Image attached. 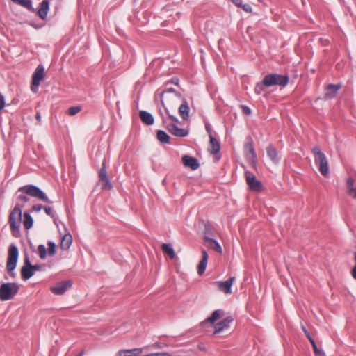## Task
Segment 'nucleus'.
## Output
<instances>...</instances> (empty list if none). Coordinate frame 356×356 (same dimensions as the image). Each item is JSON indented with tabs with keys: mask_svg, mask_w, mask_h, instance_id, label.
Segmentation results:
<instances>
[{
	"mask_svg": "<svg viewBox=\"0 0 356 356\" xmlns=\"http://www.w3.org/2000/svg\"><path fill=\"white\" fill-rule=\"evenodd\" d=\"M243 9L248 12V13H251L252 10V8L251 7V6L250 4H248V3H245V4H242V6Z\"/></svg>",
	"mask_w": 356,
	"mask_h": 356,
	"instance_id": "obj_45",
	"label": "nucleus"
},
{
	"mask_svg": "<svg viewBox=\"0 0 356 356\" xmlns=\"http://www.w3.org/2000/svg\"><path fill=\"white\" fill-rule=\"evenodd\" d=\"M32 268H33V272L35 273V271L42 270L44 268V266L40 265V264H35V265L32 264Z\"/></svg>",
	"mask_w": 356,
	"mask_h": 356,
	"instance_id": "obj_46",
	"label": "nucleus"
},
{
	"mask_svg": "<svg viewBox=\"0 0 356 356\" xmlns=\"http://www.w3.org/2000/svg\"><path fill=\"white\" fill-rule=\"evenodd\" d=\"M139 117L141 121L146 125H152L154 124V119L153 115L145 111H139Z\"/></svg>",
	"mask_w": 356,
	"mask_h": 356,
	"instance_id": "obj_22",
	"label": "nucleus"
},
{
	"mask_svg": "<svg viewBox=\"0 0 356 356\" xmlns=\"http://www.w3.org/2000/svg\"><path fill=\"white\" fill-rule=\"evenodd\" d=\"M163 107H164L165 113L168 115V118L172 120L171 123H175V124H177V123H179V121L178 118L176 116L170 113L169 109H168V108H170V107L168 106H165Z\"/></svg>",
	"mask_w": 356,
	"mask_h": 356,
	"instance_id": "obj_36",
	"label": "nucleus"
},
{
	"mask_svg": "<svg viewBox=\"0 0 356 356\" xmlns=\"http://www.w3.org/2000/svg\"><path fill=\"white\" fill-rule=\"evenodd\" d=\"M163 126L173 136L183 138L188 135V130L179 128L175 123H168L166 118H163Z\"/></svg>",
	"mask_w": 356,
	"mask_h": 356,
	"instance_id": "obj_9",
	"label": "nucleus"
},
{
	"mask_svg": "<svg viewBox=\"0 0 356 356\" xmlns=\"http://www.w3.org/2000/svg\"><path fill=\"white\" fill-rule=\"evenodd\" d=\"M347 193L349 195L356 199V188H354L355 180L352 177H348L346 179Z\"/></svg>",
	"mask_w": 356,
	"mask_h": 356,
	"instance_id": "obj_29",
	"label": "nucleus"
},
{
	"mask_svg": "<svg viewBox=\"0 0 356 356\" xmlns=\"http://www.w3.org/2000/svg\"><path fill=\"white\" fill-rule=\"evenodd\" d=\"M168 82H169V84L170 83H173L175 85H178L179 83V79L177 78V77H173L170 79V81H168Z\"/></svg>",
	"mask_w": 356,
	"mask_h": 356,
	"instance_id": "obj_50",
	"label": "nucleus"
},
{
	"mask_svg": "<svg viewBox=\"0 0 356 356\" xmlns=\"http://www.w3.org/2000/svg\"><path fill=\"white\" fill-rule=\"evenodd\" d=\"M169 82H165L164 90L161 95V101L163 106H168L175 110L181 94L175 91L172 88L169 87Z\"/></svg>",
	"mask_w": 356,
	"mask_h": 356,
	"instance_id": "obj_3",
	"label": "nucleus"
},
{
	"mask_svg": "<svg viewBox=\"0 0 356 356\" xmlns=\"http://www.w3.org/2000/svg\"><path fill=\"white\" fill-rule=\"evenodd\" d=\"M248 162L250 163V165L254 168V169H257V156H252V157H249L247 159Z\"/></svg>",
	"mask_w": 356,
	"mask_h": 356,
	"instance_id": "obj_41",
	"label": "nucleus"
},
{
	"mask_svg": "<svg viewBox=\"0 0 356 356\" xmlns=\"http://www.w3.org/2000/svg\"><path fill=\"white\" fill-rule=\"evenodd\" d=\"M205 129H206L207 132L208 133L209 136H213V134H212V129H211V126H210V124L209 123H207L205 124Z\"/></svg>",
	"mask_w": 356,
	"mask_h": 356,
	"instance_id": "obj_49",
	"label": "nucleus"
},
{
	"mask_svg": "<svg viewBox=\"0 0 356 356\" xmlns=\"http://www.w3.org/2000/svg\"><path fill=\"white\" fill-rule=\"evenodd\" d=\"M19 192H22V193L19 194L17 196V203L20 204L24 205V203L29 202V198L26 195L35 197L44 202L52 203V202L49 200L45 193L39 187L35 185L29 184L22 186L17 190L16 193L17 194Z\"/></svg>",
	"mask_w": 356,
	"mask_h": 356,
	"instance_id": "obj_1",
	"label": "nucleus"
},
{
	"mask_svg": "<svg viewBox=\"0 0 356 356\" xmlns=\"http://www.w3.org/2000/svg\"><path fill=\"white\" fill-rule=\"evenodd\" d=\"M161 250L164 254L168 255V257L173 259L175 257V251L170 244L168 243H163L161 245Z\"/></svg>",
	"mask_w": 356,
	"mask_h": 356,
	"instance_id": "obj_31",
	"label": "nucleus"
},
{
	"mask_svg": "<svg viewBox=\"0 0 356 356\" xmlns=\"http://www.w3.org/2000/svg\"><path fill=\"white\" fill-rule=\"evenodd\" d=\"M33 224V218L29 213L25 212L24 213V220H23L24 227L26 229H29L30 228L32 227Z\"/></svg>",
	"mask_w": 356,
	"mask_h": 356,
	"instance_id": "obj_33",
	"label": "nucleus"
},
{
	"mask_svg": "<svg viewBox=\"0 0 356 356\" xmlns=\"http://www.w3.org/2000/svg\"><path fill=\"white\" fill-rule=\"evenodd\" d=\"M42 209H44V207L40 204L33 206V210L37 212L41 211Z\"/></svg>",
	"mask_w": 356,
	"mask_h": 356,
	"instance_id": "obj_48",
	"label": "nucleus"
},
{
	"mask_svg": "<svg viewBox=\"0 0 356 356\" xmlns=\"http://www.w3.org/2000/svg\"><path fill=\"white\" fill-rule=\"evenodd\" d=\"M38 251L40 255V257L43 259H45L47 256V250L45 246L44 245H39L38 247Z\"/></svg>",
	"mask_w": 356,
	"mask_h": 356,
	"instance_id": "obj_38",
	"label": "nucleus"
},
{
	"mask_svg": "<svg viewBox=\"0 0 356 356\" xmlns=\"http://www.w3.org/2000/svg\"><path fill=\"white\" fill-rule=\"evenodd\" d=\"M34 275V272L32 268V264L30 261L28 254L24 257V264L21 269L22 279L27 280L30 279Z\"/></svg>",
	"mask_w": 356,
	"mask_h": 356,
	"instance_id": "obj_13",
	"label": "nucleus"
},
{
	"mask_svg": "<svg viewBox=\"0 0 356 356\" xmlns=\"http://www.w3.org/2000/svg\"><path fill=\"white\" fill-rule=\"evenodd\" d=\"M312 346L316 356H325V353L318 348L316 342L312 343Z\"/></svg>",
	"mask_w": 356,
	"mask_h": 356,
	"instance_id": "obj_40",
	"label": "nucleus"
},
{
	"mask_svg": "<svg viewBox=\"0 0 356 356\" xmlns=\"http://www.w3.org/2000/svg\"><path fill=\"white\" fill-rule=\"evenodd\" d=\"M246 139L248 141L244 145V154L246 159L257 156L252 138L249 136Z\"/></svg>",
	"mask_w": 356,
	"mask_h": 356,
	"instance_id": "obj_17",
	"label": "nucleus"
},
{
	"mask_svg": "<svg viewBox=\"0 0 356 356\" xmlns=\"http://www.w3.org/2000/svg\"><path fill=\"white\" fill-rule=\"evenodd\" d=\"M81 110V107L80 106H71L67 110V113L70 115H74L80 112Z\"/></svg>",
	"mask_w": 356,
	"mask_h": 356,
	"instance_id": "obj_37",
	"label": "nucleus"
},
{
	"mask_svg": "<svg viewBox=\"0 0 356 356\" xmlns=\"http://www.w3.org/2000/svg\"><path fill=\"white\" fill-rule=\"evenodd\" d=\"M245 180L250 189L252 191L260 192L263 189L262 183L257 180L253 172L246 171L245 173Z\"/></svg>",
	"mask_w": 356,
	"mask_h": 356,
	"instance_id": "obj_10",
	"label": "nucleus"
},
{
	"mask_svg": "<svg viewBox=\"0 0 356 356\" xmlns=\"http://www.w3.org/2000/svg\"><path fill=\"white\" fill-rule=\"evenodd\" d=\"M145 356H172L169 353L163 352V353H154L145 355Z\"/></svg>",
	"mask_w": 356,
	"mask_h": 356,
	"instance_id": "obj_43",
	"label": "nucleus"
},
{
	"mask_svg": "<svg viewBox=\"0 0 356 356\" xmlns=\"http://www.w3.org/2000/svg\"><path fill=\"white\" fill-rule=\"evenodd\" d=\"M289 82V76L287 74H268L264 77V84L266 87L278 86L285 87Z\"/></svg>",
	"mask_w": 356,
	"mask_h": 356,
	"instance_id": "obj_7",
	"label": "nucleus"
},
{
	"mask_svg": "<svg viewBox=\"0 0 356 356\" xmlns=\"http://www.w3.org/2000/svg\"><path fill=\"white\" fill-rule=\"evenodd\" d=\"M199 348H200V350H204L203 346H199Z\"/></svg>",
	"mask_w": 356,
	"mask_h": 356,
	"instance_id": "obj_57",
	"label": "nucleus"
},
{
	"mask_svg": "<svg viewBox=\"0 0 356 356\" xmlns=\"http://www.w3.org/2000/svg\"><path fill=\"white\" fill-rule=\"evenodd\" d=\"M266 87V85L264 84V79L261 82H258L256 83L254 87V92L257 95L261 94Z\"/></svg>",
	"mask_w": 356,
	"mask_h": 356,
	"instance_id": "obj_35",
	"label": "nucleus"
},
{
	"mask_svg": "<svg viewBox=\"0 0 356 356\" xmlns=\"http://www.w3.org/2000/svg\"><path fill=\"white\" fill-rule=\"evenodd\" d=\"M179 113L181 117L184 120H187L189 118V106L186 100H184L183 103L179 107Z\"/></svg>",
	"mask_w": 356,
	"mask_h": 356,
	"instance_id": "obj_25",
	"label": "nucleus"
},
{
	"mask_svg": "<svg viewBox=\"0 0 356 356\" xmlns=\"http://www.w3.org/2000/svg\"><path fill=\"white\" fill-rule=\"evenodd\" d=\"M19 257V250L15 244L10 245L8 251V257L6 261V271L12 278L16 277L15 269L17 264Z\"/></svg>",
	"mask_w": 356,
	"mask_h": 356,
	"instance_id": "obj_5",
	"label": "nucleus"
},
{
	"mask_svg": "<svg viewBox=\"0 0 356 356\" xmlns=\"http://www.w3.org/2000/svg\"><path fill=\"white\" fill-rule=\"evenodd\" d=\"M35 119L38 122L41 121V115H40V113L39 112H37V113L35 114Z\"/></svg>",
	"mask_w": 356,
	"mask_h": 356,
	"instance_id": "obj_53",
	"label": "nucleus"
},
{
	"mask_svg": "<svg viewBox=\"0 0 356 356\" xmlns=\"http://www.w3.org/2000/svg\"><path fill=\"white\" fill-rule=\"evenodd\" d=\"M84 354V350H83L81 353H79L76 356H83Z\"/></svg>",
	"mask_w": 356,
	"mask_h": 356,
	"instance_id": "obj_54",
	"label": "nucleus"
},
{
	"mask_svg": "<svg viewBox=\"0 0 356 356\" xmlns=\"http://www.w3.org/2000/svg\"><path fill=\"white\" fill-rule=\"evenodd\" d=\"M208 261V254L205 250H202V259L197 265V273L199 275H202L207 268Z\"/></svg>",
	"mask_w": 356,
	"mask_h": 356,
	"instance_id": "obj_20",
	"label": "nucleus"
},
{
	"mask_svg": "<svg viewBox=\"0 0 356 356\" xmlns=\"http://www.w3.org/2000/svg\"><path fill=\"white\" fill-rule=\"evenodd\" d=\"M181 161L185 167L189 168L193 170H195L200 167L198 160L193 156L184 155L182 156Z\"/></svg>",
	"mask_w": 356,
	"mask_h": 356,
	"instance_id": "obj_16",
	"label": "nucleus"
},
{
	"mask_svg": "<svg viewBox=\"0 0 356 356\" xmlns=\"http://www.w3.org/2000/svg\"><path fill=\"white\" fill-rule=\"evenodd\" d=\"M233 318L232 316H227L220 322L217 323L215 325V330L213 334H218L221 332L223 330L228 328L229 327L230 323L233 321Z\"/></svg>",
	"mask_w": 356,
	"mask_h": 356,
	"instance_id": "obj_18",
	"label": "nucleus"
},
{
	"mask_svg": "<svg viewBox=\"0 0 356 356\" xmlns=\"http://www.w3.org/2000/svg\"><path fill=\"white\" fill-rule=\"evenodd\" d=\"M72 243V235L68 232L65 234L61 240L60 243V248L63 250H67L70 247L71 244Z\"/></svg>",
	"mask_w": 356,
	"mask_h": 356,
	"instance_id": "obj_27",
	"label": "nucleus"
},
{
	"mask_svg": "<svg viewBox=\"0 0 356 356\" xmlns=\"http://www.w3.org/2000/svg\"><path fill=\"white\" fill-rule=\"evenodd\" d=\"M351 275L353 277V278L356 280V266H355L352 269Z\"/></svg>",
	"mask_w": 356,
	"mask_h": 356,
	"instance_id": "obj_52",
	"label": "nucleus"
},
{
	"mask_svg": "<svg viewBox=\"0 0 356 356\" xmlns=\"http://www.w3.org/2000/svg\"><path fill=\"white\" fill-rule=\"evenodd\" d=\"M48 245V253L49 255H54L56 253V244L52 241L47 243Z\"/></svg>",
	"mask_w": 356,
	"mask_h": 356,
	"instance_id": "obj_39",
	"label": "nucleus"
},
{
	"mask_svg": "<svg viewBox=\"0 0 356 356\" xmlns=\"http://www.w3.org/2000/svg\"><path fill=\"white\" fill-rule=\"evenodd\" d=\"M23 204L17 203L14 209L10 211L8 217L10 230L13 236L15 238L20 236V226L22 218Z\"/></svg>",
	"mask_w": 356,
	"mask_h": 356,
	"instance_id": "obj_2",
	"label": "nucleus"
},
{
	"mask_svg": "<svg viewBox=\"0 0 356 356\" xmlns=\"http://www.w3.org/2000/svg\"><path fill=\"white\" fill-rule=\"evenodd\" d=\"M224 315V311L222 309H216L213 312L211 315L202 322V324L206 323H214L217 320L220 319Z\"/></svg>",
	"mask_w": 356,
	"mask_h": 356,
	"instance_id": "obj_23",
	"label": "nucleus"
},
{
	"mask_svg": "<svg viewBox=\"0 0 356 356\" xmlns=\"http://www.w3.org/2000/svg\"><path fill=\"white\" fill-rule=\"evenodd\" d=\"M341 88V84H328L325 88V99H331L334 98L339 90Z\"/></svg>",
	"mask_w": 356,
	"mask_h": 356,
	"instance_id": "obj_15",
	"label": "nucleus"
},
{
	"mask_svg": "<svg viewBox=\"0 0 356 356\" xmlns=\"http://www.w3.org/2000/svg\"><path fill=\"white\" fill-rule=\"evenodd\" d=\"M210 149L209 152L211 154H216L220 152V145L217 139L213 136H209Z\"/></svg>",
	"mask_w": 356,
	"mask_h": 356,
	"instance_id": "obj_26",
	"label": "nucleus"
},
{
	"mask_svg": "<svg viewBox=\"0 0 356 356\" xmlns=\"http://www.w3.org/2000/svg\"><path fill=\"white\" fill-rule=\"evenodd\" d=\"M159 113H160V115H161L162 119H163V118H165L163 115V113H162V111L161 110H159Z\"/></svg>",
	"mask_w": 356,
	"mask_h": 356,
	"instance_id": "obj_55",
	"label": "nucleus"
},
{
	"mask_svg": "<svg viewBox=\"0 0 356 356\" xmlns=\"http://www.w3.org/2000/svg\"><path fill=\"white\" fill-rule=\"evenodd\" d=\"M354 259H355V266H356V252L354 253Z\"/></svg>",
	"mask_w": 356,
	"mask_h": 356,
	"instance_id": "obj_56",
	"label": "nucleus"
},
{
	"mask_svg": "<svg viewBox=\"0 0 356 356\" xmlns=\"http://www.w3.org/2000/svg\"><path fill=\"white\" fill-rule=\"evenodd\" d=\"M266 152L268 156L273 163H277L279 162L280 158L278 156V152L273 145H270L267 147Z\"/></svg>",
	"mask_w": 356,
	"mask_h": 356,
	"instance_id": "obj_24",
	"label": "nucleus"
},
{
	"mask_svg": "<svg viewBox=\"0 0 356 356\" xmlns=\"http://www.w3.org/2000/svg\"><path fill=\"white\" fill-rule=\"evenodd\" d=\"M49 0H43L40 3V8L37 12V14L42 20L47 19V16L49 10Z\"/></svg>",
	"mask_w": 356,
	"mask_h": 356,
	"instance_id": "obj_19",
	"label": "nucleus"
},
{
	"mask_svg": "<svg viewBox=\"0 0 356 356\" xmlns=\"http://www.w3.org/2000/svg\"><path fill=\"white\" fill-rule=\"evenodd\" d=\"M163 184H164V183H166L165 179H164V180L163 181Z\"/></svg>",
	"mask_w": 356,
	"mask_h": 356,
	"instance_id": "obj_58",
	"label": "nucleus"
},
{
	"mask_svg": "<svg viewBox=\"0 0 356 356\" xmlns=\"http://www.w3.org/2000/svg\"><path fill=\"white\" fill-rule=\"evenodd\" d=\"M72 286V282L70 280H63L56 283L50 288V291L55 295H63Z\"/></svg>",
	"mask_w": 356,
	"mask_h": 356,
	"instance_id": "obj_12",
	"label": "nucleus"
},
{
	"mask_svg": "<svg viewBox=\"0 0 356 356\" xmlns=\"http://www.w3.org/2000/svg\"><path fill=\"white\" fill-rule=\"evenodd\" d=\"M99 184L103 191H110L113 188V184L111 181L106 171L105 161H103L102 167L98 173Z\"/></svg>",
	"mask_w": 356,
	"mask_h": 356,
	"instance_id": "obj_8",
	"label": "nucleus"
},
{
	"mask_svg": "<svg viewBox=\"0 0 356 356\" xmlns=\"http://www.w3.org/2000/svg\"><path fill=\"white\" fill-rule=\"evenodd\" d=\"M142 348H134L129 350H122L118 352V356H137L142 353Z\"/></svg>",
	"mask_w": 356,
	"mask_h": 356,
	"instance_id": "obj_28",
	"label": "nucleus"
},
{
	"mask_svg": "<svg viewBox=\"0 0 356 356\" xmlns=\"http://www.w3.org/2000/svg\"><path fill=\"white\" fill-rule=\"evenodd\" d=\"M232 2L238 7L242 6V0H232Z\"/></svg>",
	"mask_w": 356,
	"mask_h": 356,
	"instance_id": "obj_51",
	"label": "nucleus"
},
{
	"mask_svg": "<svg viewBox=\"0 0 356 356\" xmlns=\"http://www.w3.org/2000/svg\"><path fill=\"white\" fill-rule=\"evenodd\" d=\"M241 108H242V111L243 112V113L246 114V115H250L251 113V109L248 107L247 106H241Z\"/></svg>",
	"mask_w": 356,
	"mask_h": 356,
	"instance_id": "obj_47",
	"label": "nucleus"
},
{
	"mask_svg": "<svg viewBox=\"0 0 356 356\" xmlns=\"http://www.w3.org/2000/svg\"><path fill=\"white\" fill-rule=\"evenodd\" d=\"M312 152L314 154V162L319 172L323 177H327L329 175V164L325 154L318 146H314L312 149Z\"/></svg>",
	"mask_w": 356,
	"mask_h": 356,
	"instance_id": "obj_4",
	"label": "nucleus"
},
{
	"mask_svg": "<svg viewBox=\"0 0 356 356\" xmlns=\"http://www.w3.org/2000/svg\"><path fill=\"white\" fill-rule=\"evenodd\" d=\"M214 229L212 226L209 224L205 225L204 232V241L206 240V237H213L214 236Z\"/></svg>",
	"mask_w": 356,
	"mask_h": 356,
	"instance_id": "obj_34",
	"label": "nucleus"
},
{
	"mask_svg": "<svg viewBox=\"0 0 356 356\" xmlns=\"http://www.w3.org/2000/svg\"><path fill=\"white\" fill-rule=\"evenodd\" d=\"M44 209L45 213H47V215H48V216H49L51 217H54V213L52 209L50 207L44 206Z\"/></svg>",
	"mask_w": 356,
	"mask_h": 356,
	"instance_id": "obj_44",
	"label": "nucleus"
},
{
	"mask_svg": "<svg viewBox=\"0 0 356 356\" xmlns=\"http://www.w3.org/2000/svg\"><path fill=\"white\" fill-rule=\"evenodd\" d=\"M205 244L211 249L216 250L218 253L222 252V249L219 243L213 237H206V240L204 241Z\"/></svg>",
	"mask_w": 356,
	"mask_h": 356,
	"instance_id": "obj_21",
	"label": "nucleus"
},
{
	"mask_svg": "<svg viewBox=\"0 0 356 356\" xmlns=\"http://www.w3.org/2000/svg\"><path fill=\"white\" fill-rule=\"evenodd\" d=\"M302 330L305 332L307 338L309 339V341L311 343V344L314 343L315 342L314 339L311 336L309 332L304 326H302Z\"/></svg>",
	"mask_w": 356,
	"mask_h": 356,
	"instance_id": "obj_42",
	"label": "nucleus"
},
{
	"mask_svg": "<svg viewBox=\"0 0 356 356\" xmlns=\"http://www.w3.org/2000/svg\"><path fill=\"white\" fill-rule=\"evenodd\" d=\"M11 1L14 3H16L17 4H19L22 6L26 8L31 12H33V13L35 12V9L33 7L31 0H11Z\"/></svg>",
	"mask_w": 356,
	"mask_h": 356,
	"instance_id": "obj_32",
	"label": "nucleus"
},
{
	"mask_svg": "<svg viewBox=\"0 0 356 356\" xmlns=\"http://www.w3.org/2000/svg\"><path fill=\"white\" fill-rule=\"evenodd\" d=\"M44 67L42 65L40 64L38 65L32 76L31 89L33 92L36 91L40 84V81L44 79Z\"/></svg>",
	"mask_w": 356,
	"mask_h": 356,
	"instance_id": "obj_11",
	"label": "nucleus"
},
{
	"mask_svg": "<svg viewBox=\"0 0 356 356\" xmlns=\"http://www.w3.org/2000/svg\"><path fill=\"white\" fill-rule=\"evenodd\" d=\"M156 138L162 144L170 143V137L169 135L163 130H158L156 133Z\"/></svg>",
	"mask_w": 356,
	"mask_h": 356,
	"instance_id": "obj_30",
	"label": "nucleus"
},
{
	"mask_svg": "<svg viewBox=\"0 0 356 356\" xmlns=\"http://www.w3.org/2000/svg\"><path fill=\"white\" fill-rule=\"evenodd\" d=\"M234 280V277H230L226 281L216 282V284L218 285V288L220 291H222L225 294H229L232 293V286Z\"/></svg>",
	"mask_w": 356,
	"mask_h": 356,
	"instance_id": "obj_14",
	"label": "nucleus"
},
{
	"mask_svg": "<svg viewBox=\"0 0 356 356\" xmlns=\"http://www.w3.org/2000/svg\"><path fill=\"white\" fill-rule=\"evenodd\" d=\"M19 285L16 282H6L0 286V300L6 301L13 299L19 292Z\"/></svg>",
	"mask_w": 356,
	"mask_h": 356,
	"instance_id": "obj_6",
	"label": "nucleus"
}]
</instances>
